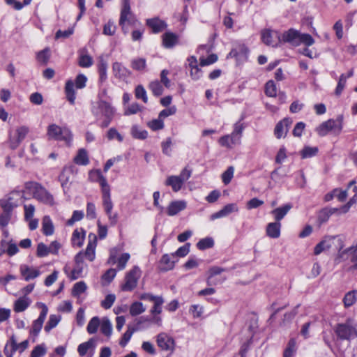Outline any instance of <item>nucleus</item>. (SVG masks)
Here are the masks:
<instances>
[{"label":"nucleus","instance_id":"61","mask_svg":"<svg viewBox=\"0 0 357 357\" xmlns=\"http://www.w3.org/2000/svg\"><path fill=\"white\" fill-rule=\"evenodd\" d=\"M107 63L103 59H101L99 61L98 64V72L100 75V79L102 82L107 78Z\"/></svg>","mask_w":357,"mask_h":357},{"label":"nucleus","instance_id":"59","mask_svg":"<svg viewBox=\"0 0 357 357\" xmlns=\"http://www.w3.org/2000/svg\"><path fill=\"white\" fill-rule=\"evenodd\" d=\"M46 347L44 344H38L32 350L31 357H42L46 354Z\"/></svg>","mask_w":357,"mask_h":357},{"label":"nucleus","instance_id":"27","mask_svg":"<svg viewBox=\"0 0 357 357\" xmlns=\"http://www.w3.org/2000/svg\"><path fill=\"white\" fill-rule=\"evenodd\" d=\"M31 301L27 296H22L16 300L13 305V310L15 312H22L25 311L31 305Z\"/></svg>","mask_w":357,"mask_h":357},{"label":"nucleus","instance_id":"8","mask_svg":"<svg viewBox=\"0 0 357 357\" xmlns=\"http://www.w3.org/2000/svg\"><path fill=\"white\" fill-rule=\"evenodd\" d=\"M87 78L83 74L77 76L75 83L72 80H68L66 83L65 91L68 100L70 104L73 105L75 100V92L74 86L75 84L77 89H83L86 86Z\"/></svg>","mask_w":357,"mask_h":357},{"label":"nucleus","instance_id":"63","mask_svg":"<svg viewBox=\"0 0 357 357\" xmlns=\"http://www.w3.org/2000/svg\"><path fill=\"white\" fill-rule=\"evenodd\" d=\"M107 137L109 140L116 139L119 142H121L123 140V137L114 128L109 129L107 133Z\"/></svg>","mask_w":357,"mask_h":357},{"label":"nucleus","instance_id":"53","mask_svg":"<svg viewBox=\"0 0 357 357\" xmlns=\"http://www.w3.org/2000/svg\"><path fill=\"white\" fill-rule=\"evenodd\" d=\"M102 206L106 214L111 213L113 208V204L109 195H102Z\"/></svg>","mask_w":357,"mask_h":357},{"label":"nucleus","instance_id":"56","mask_svg":"<svg viewBox=\"0 0 357 357\" xmlns=\"http://www.w3.org/2000/svg\"><path fill=\"white\" fill-rule=\"evenodd\" d=\"M21 142V140L18 139L15 133H12L11 132H9L8 143L9 147L12 150L16 149L20 146Z\"/></svg>","mask_w":357,"mask_h":357},{"label":"nucleus","instance_id":"31","mask_svg":"<svg viewBox=\"0 0 357 357\" xmlns=\"http://www.w3.org/2000/svg\"><path fill=\"white\" fill-rule=\"evenodd\" d=\"M280 222H270L266 226V234L272 238H278L280 236Z\"/></svg>","mask_w":357,"mask_h":357},{"label":"nucleus","instance_id":"55","mask_svg":"<svg viewBox=\"0 0 357 357\" xmlns=\"http://www.w3.org/2000/svg\"><path fill=\"white\" fill-rule=\"evenodd\" d=\"M116 26L112 20H109L103 26L102 33L107 36H113L116 32Z\"/></svg>","mask_w":357,"mask_h":357},{"label":"nucleus","instance_id":"44","mask_svg":"<svg viewBox=\"0 0 357 357\" xmlns=\"http://www.w3.org/2000/svg\"><path fill=\"white\" fill-rule=\"evenodd\" d=\"M214 245V241L211 237H206L199 241L197 247L200 250H204L212 248Z\"/></svg>","mask_w":357,"mask_h":357},{"label":"nucleus","instance_id":"1","mask_svg":"<svg viewBox=\"0 0 357 357\" xmlns=\"http://www.w3.org/2000/svg\"><path fill=\"white\" fill-rule=\"evenodd\" d=\"M91 112L98 119L102 117L104 118L100 126L105 128L108 127L112 122L116 110L109 102L105 100H100L94 103Z\"/></svg>","mask_w":357,"mask_h":357},{"label":"nucleus","instance_id":"32","mask_svg":"<svg viewBox=\"0 0 357 357\" xmlns=\"http://www.w3.org/2000/svg\"><path fill=\"white\" fill-rule=\"evenodd\" d=\"M178 43V36L172 32L162 35V45L165 48H172Z\"/></svg>","mask_w":357,"mask_h":357},{"label":"nucleus","instance_id":"5","mask_svg":"<svg viewBox=\"0 0 357 357\" xmlns=\"http://www.w3.org/2000/svg\"><path fill=\"white\" fill-rule=\"evenodd\" d=\"M343 128V116L339 115L335 119H331L323 122L317 128V132L319 136H326L329 132H333L339 135Z\"/></svg>","mask_w":357,"mask_h":357},{"label":"nucleus","instance_id":"50","mask_svg":"<svg viewBox=\"0 0 357 357\" xmlns=\"http://www.w3.org/2000/svg\"><path fill=\"white\" fill-rule=\"evenodd\" d=\"M265 93L268 96L275 97L277 94V87L273 80H269L265 85Z\"/></svg>","mask_w":357,"mask_h":357},{"label":"nucleus","instance_id":"52","mask_svg":"<svg viewBox=\"0 0 357 357\" xmlns=\"http://www.w3.org/2000/svg\"><path fill=\"white\" fill-rule=\"evenodd\" d=\"M135 97L142 99L144 103L148 102L146 91L142 85H137L135 90Z\"/></svg>","mask_w":357,"mask_h":357},{"label":"nucleus","instance_id":"64","mask_svg":"<svg viewBox=\"0 0 357 357\" xmlns=\"http://www.w3.org/2000/svg\"><path fill=\"white\" fill-rule=\"evenodd\" d=\"M93 63V59L91 56L86 54H82L79 56V65L84 68L90 67Z\"/></svg>","mask_w":357,"mask_h":357},{"label":"nucleus","instance_id":"6","mask_svg":"<svg viewBox=\"0 0 357 357\" xmlns=\"http://www.w3.org/2000/svg\"><path fill=\"white\" fill-rule=\"evenodd\" d=\"M334 331L337 337L342 340H350L357 337V329L349 319L345 323L337 324Z\"/></svg>","mask_w":357,"mask_h":357},{"label":"nucleus","instance_id":"14","mask_svg":"<svg viewBox=\"0 0 357 357\" xmlns=\"http://www.w3.org/2000/svg\"><path fill=\"white\" fill-rule=\"evenodd\" d=\"M88 244L86 250L84 252L85 258L93 261L96 258V248L97 245V236L93 233H90L88 236Z\"/></svg>","mask_w":357,"mask_h":357},{"label":"nucleus","instance_id":"11","mask_svg":"<svg viewBox=\"0 0 357 357\" xmlns=\"http://www.w3.org/2000/svg\"><path fill=\"white\" fill-rule=\"evenodd\" d=\"M36 305L38 307H40L42 310L40 313L38 318L33 322L32 327L30 331V333L34 335L35 336H37L40 333L48 312V308L45 303H37Z\"/></svg>","mask_w":357,"mask_h":357},{"label":"nucleus","instance_id":"7","mask_svg":"<svg viewBox=\"0 0 357 357\" xmlns=\"http://www.w3.org/2000/svg\"><path fill=\"white\" fill-rule=\"evenodd\" d=\"M333 246H335L336 250L340 252L344 247L342 239L339 236H326L315 246L314 254L318 255Z\"/></svg>","mask_w":357,"mask_h":357},{"label":"nucleus","instance_id":"62","mask_svg":"<svg viewBox=\"0 0 357 357\" xmlns=\"http://www.w3.org/2000/svg\"><path fill=\"white\" fill-rule=\"evenodd\" d=\"M84 218V212L82 211H75L72 217L68 220L66 224L68 226H73L75 222L81 220Z\"/></svg>","mask_w":357,"mask_h":357},{"label":"nucleus","instance_id":"15","mask_svg":"<svg viewBox=\"0 0 357 357\" xmlns=\"http://www.w3.org/2000/svg\"><path fill=\"white\" fill-rule=\"evenodd\" d=\"M146 25L151 29L153 33H160L167 26V23L158 17L147 19Z\"/></svg>","mask_w":357,"mask_h":357},{"label":"nucleus","instance_id":"51","mask_svg":"<svg viewBox=\"0 0 357 357\" xmlns=\"http://www.w3.org/2000/svg\"><path fill=\"white\" fill-rule=\"evenodd\" d=\"M318 153L317 147L305 146L301 152L302 158H308L314 156Z\"/></svg>","mask_w":357,"mask_h":357},{"label":"nucleus","instance_id":"3","mask_svg":"<svg viewBox=\"0 0 357 357\" xmlns=\"http://www.w3.org/2000/svg\"><path fill=\"white\" fill-rule=\"evenodd\" d=\"M25 188L39 202L46 204H53V196L40 183L29 181L25 183Z\"/></svg>","mask_w":357,"mask_h":357},{"label":"nucleus","instance_id":"21","mask_svg":"<svg viewBox=\"0 0 357 357\" xmlns=\"http://www.w3.org/2000/svg\"><path fill=\"white\" fill-rule=\"evenodd\" d=\"M238 211V207L236 204H228L225 206L220 211L212 214L210 218L211 220H213L218 218L226 217L231 213Z\"/></svg>","mask_w":357,"mask_h":357},{"label":"nucleus","instance_id":"37","mask_svg":"<svg viewBox=\"0 0 357 357\" xmlns=\"http://www.w3.org/2000/svg\"><path fill=\"white\" fill-rule=\"evenodd\" d=\"M74 162L79 165H86L89 163L87 152L85 149H81L78 151L74 158Z\"/></svg>","mask_w":357,"mask_h":357},{"label":"nucleus","instance_id":"45","mask_svg":"<svg viewBox=\"0 0 357 357\" xmlns=\"http://www.w3.org/2000/svg\"><path fill=\"white\" fill-rule=\"evenodd\" d=\"M149 89L155 96H160L163 93V87L158 80H154L149 84Z\"/></svg>","mask_w":357,"mask_h":357},{"label":"nucleus","instance_id":"34","mask_svg":"<svg viewBox=\"0 0 357 357\" xmlns=\"http://www.w3.org/2000/svg\"><path fill=\"white\" fill-rule=\"evenodd\" d=\"M96 347V340L93 338L89 339L87 342H83L78 346L77 351L81 356L86 354L90 349L93 350Z\"/></svg>","mask_w":357,"mask_h":357},{"label":"nucleus","instance_id":"35","mask_svg":"<svg viewBox=\"0 0 357 357\" xmlns=\"http://www.w3.org/2000/svg\"><path fill=\"white\" fill-rule=\"evenodd\" d=\"M261 40L267 45L272 47H278L280 45L278 39L277 40H273V33L268 29H265L261 31Z\"/></svg>","mask_w":357,"mask_h":357},{"label":"nucleus","instance_id":"30","mask_svg":"<svg viewBox=\"0 0 357 357\" xmlns=\"http://www.w3.org/2000/svg\"><path fill=\"white\" fill-rule=\"evenodd\" d=\"M338 211L337 208H324L321 209L318 213V222L320 225L326 222L330 217Z\"/></svg>","mask_w":357,"mask_h":357},{"label":"nucleus","instance_id":"19","mask_svg":"<svg viewBox=\"0 0 357 357\" xmlns=\"http://www.w3.org/2000/svg\"><path fill=\"white\" fill-rule=\"evenodd\" d=\"M22 195L19 191H13L8 195L5 198L0 200V206H3L6 204L14 209L18 206V201L21 198Z\"/></svg>","mask_w":357,"mask_h":357},{"label":"nucleus","instance_id":"36","mask_svg":"<svg viewBox=\"0 0 357 357\" xmlns=\"http://www.w3.org/2000/svg\"><path fill=\"white\" fill-rule=\"evenodd\" d=\"M42 230L43 233L45 236H50L53 234L54 229L52 221L50 216L46 215L43 218Z\"/></svg>","mask_w":357,"mask_h":357},{"label":"nucleus","instance_id":"24","mask_svg":"<svg viewBox=\"0 0 357 357\" xmlns=\"http://www.w3.org/2000/svg\"><path fill=\"white\" fill-rule=\"evenodd\" d=\"M2 208V212L0 214V227L4 228L11 222L13 218V209L10 208V206L4 204V206H1Z\"/></svg>","mask_w":357,"mask_h":357},{"label":"nucleus","instance_id":"12","mask_svg":"<svg viewBox=\"0 0 357 357\" xmlns=\"http://www.w3.org/2000/svg\"><path fill=\"white\" fill-rule=\"evenodd\" d=\"M164 303V299L161 296L153 302V305L150 310L151 317L149 321L155 325L160 326L162 325V318L160 314L162 312V306Z\"/></svg>","mask_w":357,"mask_h":357},{"label":"nucleus","instance_id":"46","mask_svg":"<svg viewBox=\"0 0 357 357\" xmlns=\"http://www.w3.org/2000/svg\"><path fill=\"white\" fill-rule=\"evenodd\" d=\"M131 135L135 139H145L148 136V132L145 130L139 129L137 126H133L131 128Z\"/></svg>","mask_w":357,"mask_h":357},{"label":"nucleus","instance_id":"57","mask_svg":"<svg viewBox=\"0 0 357 357\" xmlns=\"http://www.w3.org/2000/svg\"><path fill=\"white\" fill-rule=\"evenodd\" d=\"M135 332V328L128 326V330L124 333L122 336L121 340L119 342V344L124 347L128 342L130 341L133 333Z\"/></svg>","mask_w":357,"mask_h":357},{"label":"nucleus","instance_id":"41","mask_svg":"<svg viewBox=\"0 0 357 357\" xmlns=\"http://www.w3.org/2000/svg\"><path fill=\"white\" fill-rule=\"evenodd\" d=\"M100 331L102 333L107 337H110L112 333V325L107 317H103L100 324Z\"/></svg>","mask_w":357,"mask_h":357},{"label":"nucleus","instance_id":"48","mask_svg":"<svg viewBox=\"0 0 357 357\" xmlns=\"http://www.w3.org/2000/svg\"><path fill=\"white\" fill-rule=\"evenodd\" d=\"M296 340L294 338H291L289 341L287 347L284 351L283 357H292L296 350Z\"/></svg>","mask_w":357,"mask_h":357},{"label":"nucleus","instance_id":"9","mask_svg":"<svg viewBox=\"0 0 357 357\" xmlns=\"http://www.w3.org/2000/svg\"><path fill=\"white\" fill-rule=\"evenodd\" d=\"M141 276V271L137 266H134L125 277V283L122 284L121 289L125 291L133 290L137 284L139 278Z\"/></svg>","mask_w":357,"mask_h":357},{"label":"nucleus","instance_id":"2","mask_svg":"<svg viewBox=\"0 0 357 357\" xmlns=\"http://www.w3.org/2000/svg\"><path fill=\"white\" fill-rule=\"evenodd\" d=\"M140 22L131 10L130 1L123 0L121 3L120 17L119 24L121 27L122 32L126 35L129 30L128 26H134Z\"/></svg>","mask_w":357,"mask_h":357},{"label":"nucleus","instance_id":"39","mask_svg":"<svg viewBox=\"0 0 357 357\" xmlns=\"http://www.w3.org/2000/svg\"><path fill=\"white\" fill-rule=\"evenodd\" d=\"M224 268L218 267V266H213L209 269V275L206 280V282L208 285H215L217 282L213 280V277L215 275H219L224 271Z\"/></svg>","mask_w":357,"mask_h":357},{"label":"nucleus","instance_id":"40","mask_svg":"<svg viewBox=\"0 0 357 357\" xmlns=\"http://www.w3.org/2000/svg\"><path fill=\"white\" fill-rule=\"evenodd\" d=\"M61 320V316L58 314H51L45 326V331L49 333L52 329L55 328Z\"/></svg>","mask_w":357,"mask_h":357},{"label":"nucleus","instance_id":"18","mask_svg":"<svg viewBox=\"0 0 357 357\" xmlns=\"http://www.w3.org/2000/svg\"><path fill=\"white\" fill-rule=\"evenodd\" d=\"M188 67L190 68V75L194 80L199 79L202 76V71L199 68L197 58L191 56L187 59Z\"/></svg>","mask_w":357,"mask_h":357},{"label":"nucleus","instance_id":"20","mask_svg":"<svg viewBox=\"0 0 357 357\" xmlns=\"http://www.w3.org/2000/svg\"><path fill=\"white\" fill-rule=\"evenodd\" d=\"M112 71L114 77L121 80H125L130 75V71L119 62L113 63Z\"/></svg>","mask_w":357,"mask_h":357},{"label":"nucleus","instance_id":"16","mask_svg":"<svg viewBox=\"0 0 357 357\" xmlns=\"http://www.w3.org/2000/svg\"><path fill=\"white\" fill-rule=\"evenodd\" d=\"M20 271L25 281H29L30 280L36 278L40 275L39 269L32 266H29L26 264L20 265Z\"/></svg>","mask_w":357,"mask_h":357},{"label":"nucleus","instance_id":"4","mask_svg":"<svg viewBox=\"0 0 357 357\" xmlns=\"http://www.w3.org/2000/svg\"><path fill=\"white\" fill-rule=\"evenodd\" d=\"M47 135L50 139L64 141L70 145L73 139L71 131L66 127H60L52 123L47 127Z\"/></svg>","mask_w":357,"mask_h":357},{"label":"nucleus","instance_id":"60","mask_svg":"<svg viewBox=\"0 0 357 357\" xmlns=\"http://www.w3.org/2000/svg\"><path fill=\"white\" fill-rule=\"evenodd\" d=\"M234 169L232 166H230L227 168V169L222 174V182L225 184V185H227L230 183V181H231L233 176H234Z\"/></svg>","mask_w":357,"mask_h":357},{"label":"nucleus","instance_id":"23","mask_svg":"<svg viewBox=\"0 0 357 357\" xmlns=\"http://www.w3.org/2000/svg\"><path fill=\"white\" fill-rule=\"evenodd\" d=\"M90 174L94 175L96 181L100 183L102 195H109L110 187L107 183L106 178L102 174L100 170L96 169L93 172H91Z\"/></svg>","mask_w":357,"mask_h":357},{"label":"nucleus","instance_id":"38","mask_svg":"<svg viewBox=\"0 0 357 357\" xmlns=\"http://www.w3.org/2000/svg\"><path fill=\"white\" fill-rule=\"evenodd\" d=\"M357 301V291L353 290L347 292L344 298L343 303L345 307H349Z\"/></svg>","mask_w":357,"mask_h":357},{"label":"nucleus","instance_id":"43","mask_svg":"<svg viewBox=\"0 0 357 357\" xmlns=\"http://www.w3.org/2000/svg\"><path fill=\"white\" fill-rule=\"evenodd\" d=\"M146 308L144 307L143 303L141 302H134L130 307V314L132 316H137L144 312Z\"/></svg>","mask_w":357,"mask_h":357},{"label":"nucleus","instance_id":"17","mask_svg":"<svg viewBox=\"0 0 357 357\" xmlns=\"http://www.w3.org/2000/svg\"><path fill=\"white\" fill-rule=\"evenodd\" d=\"M186 202L184 200H176L171 202L166 208V213L169 216H174L185 209Z\"/></svg>","mask_w":357,"mask_h":357},{"label":"nucleus","instance_id":"54","mask_svg":"<svg viewBox=\"0 0 357 357\" xmlns=\"http://www.w3.org/2000/svg\"><path fill=\"white\" fill-rule=\"evenodd\" d=\"M301 43L306 46H311L314 43V40L311 35L308 33H301L299 34L298 45Z\"/></svg>","mask_w":357,"mask_h":357},{"label":"nucleus","instance_id":"33","mask_svg":"<svg viewBox=\"0 0 357 357\" xmlns=\"http://www.w3.org/2000/svg\"><path fill=\"white\" fill-rule=\"evenodd\" d=\"M165 184L170 186L174 192H178L181 189L183 183L178 176H169L167 178Z\"/></svg>","mask_w":357,"mask_h":357},{"label":"nucleus","instance_id":"58","mask_svg":"<svg viewBox=\"0 0 357 357\" xmlns=\"http://www.w3.org/2000/svg\"><path fill=\"white\" fill-rule=\"evenodd\" d=\"M147 125L152 130L154 131L161 130L164 128L163 120L160 119L159 116L158 119H153L152 121H149Z\"/></svg>","mask_w":357,"mask_h":357},{"label":"nucleus","instance_id":"13","mask_svg":"<svg viewBox=\"0 0 357 357\" xmlns=\"http://www.w3.org/2000/svg\"><path fill=\"white\" fill-rule=\"evenodd\" d=\"M157 344L162 350L173 352L175 347L174 340L165 333H161L157 335Z\"/></svg>","mask_w":357,"mask_h":357},{"label":"nucleus","instance_id":"26","mask_svg":"<svg viewBox=\"0 0 357 357\" xmlns=\"http://www.w3.org/2000/svg\"><path fill=\"white\" fill-rule=\"evenodd\" d=\"M234 137L235 138H233V133L231 132V135H226L221 137L218 142L220 146L223 147L231 149L233 146L241 143V139L238 137L235 136Z\"/></svg>","mask_w":357,"mask_h":357},{"label":"nucleus","instance_id":"22","mask_svg":"<svg viewBox=\"0 0 357 357\" xmlns=\"http://www.w3.org/2000/svg\"><path fill=\"white\" fill-rule=\"evenodd\" d=\"M292 121L291 119L285 118L279 123H277L274 130V134L278 139L282 137H285L289 127L291 124Z\"/></svg>","mask_w":357,"mask_h":357},{"label":"nucleus","instance_id":"29","mask_svg":"<svg viewBox=\"0 0 357 357\" xmlns=\"http://www.w3.org/2000/svg\"><path fill=\"white\" fill-rule=\"evenodd\" d=\"M291 208L292 205L291 204H287L273 210L271 211V214L273 215L275 222H280V221L284 218Z\"/></svg>","mask_w":357,"mask_h":357},{"label":"nucleus","instance_id":"49","mask_svg":"<svg viewBox=\"0 0 357 357\" xmlns=\"http://www.w3.org/2000/svg\"><path fill=\"white\" fill-rule=\"evenodd\" d=\"M86 289V284L84 282L80 281L75 283L73 287L72 294L73 296H79Z\"/></svg>","mask_w":357,"mask_h":357},{"label":"nucleus","instance_id":"28","mask_svg":"<svg viewBox=\"0 0 357 357\" xmlns=\"http://www.w3.org/2000/svg\"><path fill=\"white\" fill-rule=\"evenodd\" d=\"M176 257H173L172 255H164L160 261V269L163 271H167L172 270L174 267V264L176 261Z\"/></svg>","mask_w":357,"mask_h":357},{"label":"nucleus","instance_id":"47","mask_svg":"<svg viewBox=\"0 0 357 357\" xmlns=\"http://www.w3.org/2000/svg\"><path fill=\"white\" fill-rule=\"evenodd\" d=\"M116 275V271L114 268L108 269L102 276V285L109 284Z\"/></svg>","mask_w":357,"mask_h":357},{"label":"nucleus","instance_id":"42","mask_svg":"<svg viewBox=\"0 0 357 357\" xmlns=\"http://www.w3.org/2000/svg\"><path fill=\"white\" fill-rule=\"evenodd\" d=\"M101 321L98 317H93L89 322L86 331L89 334H94L97 332L98 328L100 326Z\"/></svg>","mask_w":357,"mask_h":357},{"label":"nucleus","instance_id":"10","mask_svg":"<svg viewBox=\"0 0 357 357\" xmlns=\"http://www.w3.org/2000/svg\"><path fill=\"white\" fill-rule=\"evenodd\" d=\"M277 39H278V43L280 45L281 43H289L293 46H298V39L300 32L294 29H289L288 31H284L283 33L280 34L278 32L274 33Z\"/></svg>","mask_w":357,"mask_h":357},{"label":"nucleus","instance_id":"25","mask_svg":"<svg viewBox=\"0 0 357 357\" xmlns=\"http://www.w3.org/2000/svg\"><path fill=\"white\" fill-rule=\"evenodd\" d=\"M86 231L83 228H77L74 230L71 241L73 246L80 248L83 245L85 238Z\"/></svg>","mask_w":357,"mask_h":357}]
</instances>
